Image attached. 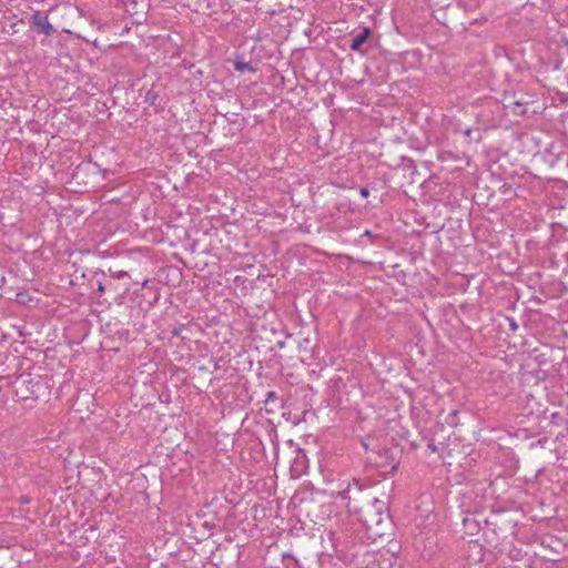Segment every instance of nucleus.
<instances>
[{
	"mask_svg": "<svg viewBox=\"0 0 568 568\" xmlns=\"http://www.w3.org/2000/svg\"><path fill=\"white\" fill-rule=\"evenodd\" d=\"M367 536L373 542H384L392 536V521L387 513L367 508L364 513Z\"/></svg>",
	"mask_w": 568,
	"mask_h": 568,
	"instance_id": "nucleus-1",
	"label": "nucleus"
},
{
	"mask_svg": "<svg viewBox=\"0 0 568 568\" xmlns=\"http://www.w3.org/2000/svg\"><path fill=\"white\" fill-rule=\"evenodd\" d=\"M30 22L33 26L40 28L45 36H50L53 31V28L49 20L47 18L40 17L38 13L31 17Z\"/></svg>",
	"mask_w": 568,
	"mask_h": 568,
	"instance_id": "nucleus-2",
	"label": "nucleus"
},
{
	"mask_svg": "<svg viewBox=\"0 0 568 568\" xmlns=\"http://www.w3.org/2000/svg\"><path fill=\"white\" fill-rule=\"evenodd\" d=\"M369 36L371 30L368 28H364L363 31L353 39L351 43V49L353 51H358L361 47L367 41Z\"/></svg>",
	"mask_w": 568,
	"mask_h": 568,
	"instance_id": "nucleus-3",
	"label": "nucleus"
},
{
	"mask_svg": "<svg viewBox=\"0 0 568 568\" xmlns=\"http://www.w3.org/2000/svg\"><path fill=\"white\" fill-rule=\"evenodd\" d=\"M125 7H126L128 12H130L133 16H138V14L143 16L145 13V11L143 9L140 10L138 8V0H128L125 2Z\"/></svg>",
	"mask_w": 568,
	"mask_h": 568,
	"instance_id": "nucleus-4",
	"label": "nucleus"
},
{
	"mask_svg": "<svg viewBox=\"0 0 568 568\" xmlns=\"http://www.w3.org/2000/svg\"><path fill=\"white\" fill-rule=\"evenodd\" d=\"M234 68L236 71L239 72H244V71H251V72H254L255 69L247 62L243 61L242 59L237 58L234 62Z\"/></svg>",
	"mask_w": 568,
	"mask_h": 568,
	"instance_id": "nucleus-5",
	"label": "nucleus"
},
{
	"mask_svg": "<svg viewBox=\"0 0 568 568\" xmlns=\"http://www.w3.org/2000/svg\"><path fill=\"white\" fill-rule=\"evenodd\" d=\"M361 195L366 199L369 195V191L367 189H362L361 190Z\"/></svg>",
	"mask_w": 568,
	"mask_h": 568,
	"instance_id": "nucleus-6",
	"label": "nucleus"
},
{
	"mask_svg": "<svg viewBox=\"0 0 568 568\" xmlns=\"http://www.w3.org/2000/svg\"><path fill=\"white\" fill-rule=\"evenodd\" d=\"M267 397L268 398H273L274 397V392H270Z\"/></svg>",
	"mask_w": 568,
	"mask_h": 568,
	"instance_id": "nucleus-7",
	"label": "nucleus"
},
{
	"mask_svg": "<svg viewBox=\"0 0 568 568\" xmlns=\"http://www.w3.org/2000/svg\"><path fill=\"white\" fill-rule=\"evenodd\" d=\"M364 235L369 236V235H371V231L366 230V231L364 232Z\"/></svg>",
	"mask_w": 568,
	"mask_h": 568,
	"instance_id": "nucleus-8",
	"label": "nucleus"
}]
</instances>
